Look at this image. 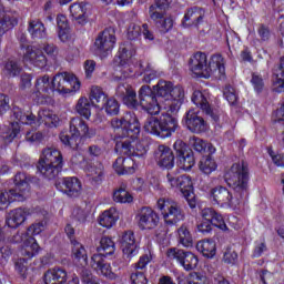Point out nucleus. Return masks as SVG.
<instances>
[{
  "instance_id": "79ce46f5",
  "label": "nucleus",
  "mask_w": 284,
  "mask_h": 284,
  "mask_svg": "<svg viewBox=\"0 0 284 284\" xmlns=\"http://www.w3.org/2000/svg\"><path fill=\"white\" fill-rule=\"evenodd\" d=\"M113 201L115 203H132L134 197L128 192V184L121 183L119 189L113 193Z\"/></svg>"
},
{
  "instance_id": "09e8293b",
  "label": "nucleus",
  "mask_w": 284,
  "mask_h": 284,
  "mask_svg": "<svg viewBox=\"0 0 284 284\" xmlns=\"http://www.w3.org/2000/svg\"><path fill=\"white\" fill-rule=\"evenodd\" d=\"M4 74L7 77H19L21 74V65L17 60H8L4 64Z\"/></svg>"
},
{
  "instance_id": "6e6d98bb",
  "label": "nucleus",
  "mask_w": 284,
  "mask_h": 284,
  "mask_svg": "<svg viewBox=\"0 0 284 284\" xmlns=\"http://www.w3.org/2000/svg\"><path fill=\"white\" fill-rule=\"evenodd\" d=\"M45 225H47L45 220L36 222L28 227V234H31V236H37V235L41 234V232H43V230H45Z\"/></svg>"
},
{
  "instance_id": "f3484780",
  "label": "nucleus",
  "mask_w": 284,
  "mask_h": 284,
  "mask_svg": "<svg viewBox=\"0 0 284 284\" xmlns=\"http://www.w3.org/2000/svg\"><path fill=\"white\" fill-rule=\"evenodd\" d=\"M22 61L23 63H30V65L34 68H40V70H43V68L48 65V58H45L43 51L37 47L24 48Z\"/></svg>"
},
{
  "instance_id": "c9c22d12",
  "label": "nucleus",
  "mask_w": 284,
  "mask_h": 284,
  "mask_svg": "<svg viewBox=\"0 0 284 284\" xmlns=\"http://www.w3.org/2000/svg\"><path fill=\"white\" fill-rule=\"evenodd\" d=\"M116 221H119V213L114 207L104 211L99 217L100 225H102V227H106L108 230L114 226Z\"/></svg>"
},
{
  "instance_id": "1a4fd4ad",
  "label": "nucleus",
  "mask_w": 284,
  "mask_h": 284,
  "mask_svg": "<svg viewBox=\"0 0 284 284\" xmlns=\"http://www.w3.org/2000/svg\"><path fill=\"white\" fill-rule=\"evenodd\" d=\"M166 225H176L181 221H185V211L183 206L174 200L159 199L156 203Z\"/></svg>"
},
{
  "instance_id": "9b49d317",
  "label": "nucleus",
  "mask_w": 284,
  "mask_h": 284,
  "mask_svg": "<svg viewBox=\"0 0 284 284\" xmlns=\"http://www.w3.org/2000/svg\"><path fill=\"white\" fill-rule=\"evenodd\" d=\"M52 94H54V87L50 75L44 74L37 78L33 89V97L37 103L45 105L52 101Z\"/></svg>"
},
{
  "instance_id": "412c9836",
  "label": "nucleus",
  "mask_w": 284,
  "mask_h": 284,
  "mask_svg": "<svg viewBox=\"0 0 284 284\" xmlns=\"http://www.w3.org/2000/svg\"><path fill=\"white\" fill-rule=\"evenodd\" d=\"M154 156L160 168H165L166 170L174 168V153L170 146L160 144L154 151Z\"/></svg>"
},
{
  "instance_id": "a18cd8bd",
  "label": "nucleus",
  "mask_w": 284,
  "mask_h": 284,
  "mask_svg": "<svg viewBox=\"0 0 284 284\" xmlns=\"http://www.w3.org/2000/svg\"><path fill=\"white\" fill-rule=\"evenodd\" d=\"M132 143H134V141H130L129 139L118 141L115 151L123 156H134V144Z\"/></svg>"
},
{
  "instance_id": "603ef678",
  "label": "nucleus",
  "mask_w": 284,
  "mask_h": 284,
  "mask_svg": "<svg viewBox=\"0 0 284 284\" xmlns=\"http://www.w3.org/2000/svg\"><path fill=\"white\" fill-rule=\"evenodd\" d=\"M200 170L204 174H212V172H214V170H216V162L214 161V159H212L210 156L203 158L200 161Z\"/></svg>"
},
{
  "instance_id": "a878e982",
  "label": "nucleus",
  "mask_w": 284,
  "mask_h": 284,
  "mask_svg": "<svg viewBox=\"0 0 284 284\" xmlns=\"http://www.w3.org/2000/svg\"><path fill=\"white\" fill-rule=\"evenodd\" d=\"M39 161H43V163H48V165H58L63 168V154H61V151L52 146H48L42 150Z\"/></svg>"
},
{
  "instance_id": "5701e85b",
  "label": "nucleus",
  "mask_w": 284,
  "mask_h": 284,
  "mask_svg": "<svg viewBox=\"0 0 284 284\" xmlns=\"http://www.w3.org/2000/svg\"><path fill=\"white\" fill-rule=\"evenodd\" d=\"M203 17H205V11L199 7H192L186 10L184 18L182 20V26L184 28H199L203 23Z\"/></svg>"
},
{
  "instance_id": "2f4dec72",
  "label": "nucleus",
  "mask_w": 284,
  "mask_h": 284,
  "mask_svg": "<svg viewBox=\"0 0 284 284\" xmlns=\"http://www.w3.org/2000/svg\"><path fill=\"white\" fill-rule=\"evenodd\" d=\"M191 99L194 105H196L197 108H201V110H203L205 114H207L209 116H212L213 111H212V106H210V101H207V99H210L207 93H203L201 91H194Z\"/></svg>"
},
{
  "instance_id": "423d86ee",
  "label": "nucleus",
  "mask_w": 284,
  "mask_h": 284,
  "mask_svg": "<svg viewBox=\"0 0 284 284\" xmlns=\"http://www.w3.org/2000/svg\"><path fill=\"white\" fill-rule=\"evenodd\" d=\"M30 181L26 173H17L13 179L14 187L9 191H0V211L6 210L11 201H26L30 196Z\"/></svg>"
},
{
  "instance_id": "c756f323",
  "label": "nucleus",
  "mask_w": 284,
  "mask_h": 284,
  "mask_svg": "<svg viewBox=\"0 0 284 284\" xmlns=\"http://www.w3.org/2000/svg\"><path fill=\"white\" fill-rule=\"evenodd\" d=\"M71 17L80 26H85L88 23V6L85 2H75L70 6Z\"/></svg>"
},
{
  "instance_id": "dca6fc26",
  "label": "nucleus",
  "mask_w": 284,
  "mask_h": 284,
  "mask_svg": "<svg viewBox=\"0 0 284 284\" xmlns=\"http://www.w3.org/2000/svg\"><path fill=\"white\" fill-rule=\"evenodd\" d=\"M183 99H185V92L183 91V87H172L169 100H166V103L164 104L165 112L171 115L178 114L181 110V105H183Z\"/></svg>"
},
{
  "instance_id": "a211bd4d",
  "label": "nucleus",
  "mask_w": 284,
  "mask_h": 284,
  "mask_svg": "<svg viewBox=\"0 0 284 284\" xmlns=\"http://www.w3.org/2000/svg\"><path fill=\"white\" fill-rule=\"evenodd\" d=\"M57 190L68 194L71 199H77L81 194V181L77 178H63L61 181L55 183Z\"/></svg>"
},
{
  "instance_id": "f257e3e1",
  "label": "nucleus",
  "mask_w": 284,
  "mask_h": 284,
  "mask_svg": "<svg viewBox=\"0 0 284 284\" xmlns=\"http://www.w3.org/2000/svg\"><path fill=\"white\" fill-rule=\"evenodd\" d=\"M225 182L229 187H232L234 195L225 186L214 187L211 191L213 203L220 205V207H236L241 204V201H245L250 195V169L247 163H234L225 174Z\"/></svg>"
},
{
  "instance_id": "13d9d810",
  "label": "nucleus",
  "mask_w": 284,
  "mask_h": 284,
  "mask_svg": "<svg viewBox=\"0 0 284 284\" xmlns=\"http://www.w3.org/2000/svg\"><path fill=\"white\" fill-rule=\"evenodd\" d=\"M81 281L83 284H99V278L92 275V272L87 268H83L81 272Z\"/></svg>"
},
{
  "instance_id": "58836bf2",
  "label": "nucleus",
  "mask_w": 284,
  "mask_h": 284,
  "mask_svg": "<svg viewBox=\"0 0 284 284\" xmlns=\"http://www.w3.org/2000/svg\"><path fill=\"white\" fill-rule=\"evenodd\" d=\"M104 175L105 168L101 162H95L93 165L87 169V176H89L93 183H101V181H103Z\"/></svg>"
},
{
  "instance_id": "20e7f679",
  "label": "nucleus",
  "mask_w": 284,
  "mask_h": 284,
  "mask_svg": "<svg viewBox=\"0 0 284 284\" xmlns=\"http://www.w3.org/2000/svg\"><path fill=\"white\" fill-rule=\"evenodd\" d=\"M190 70L196 77L210 79L214 72L225 74V59L221 54H215L207 63V55L203 52L195 53L190 60Z\"/></svg>"
},
{
  "instance_id": "9d476101",
  "label": "nucleus",
  "mask_w": 284,
  "mask_h": 284,
  "mask_svg": "<svg viewBox=\"0 0 284 284\" xmlns=\"http://www.w3.org/2000/svg\"><path fill=\"white\" fill-rule=\"evenodd\" d=\"M53 92L59 94H70L72 92H79L81 90V82L77 75L69 72H61L53 77Z\"/></svg>"
},
{
  "instance_id": "774afa93",
  "label": "nucleus",
  "mask_w": 284,
  "mask_h": 284,
  "mask_svg": "<svg viewBox=\"0 0 284 284\" xmlns=\"http://www.w3.org/2000/svg\"><path fill=\"white\" fill-rule=\"evenodd\" d=\"M268 154L273 161V163L275 165H277V168H281L284 165V155L281 153H276L273 150H268Z\"/></svg>"
},
{
  "instance_id": "4be33fe9",
  "label": "nucleus",
  "mask_w": 284,
  "mask_h": 284,
  "mask_svg": "<svg viewBox=\"0 0 284 284\" xmlns=\"http://www.w3.org/2000/svg\"><path fill=\"white\" fill-rule=\"evenodd\" d=\"M28 216H32V210L31 209H23L18 207L14 210H11L7 215V225L11 229H17L20 225H23L26 223V220Z\"/></svg>"
},
{
  "instance_id": "4d7b16f0",
  "label": "nucleus",
  "mask_w": 284,
  "mask_h": 284,
  "mask_svg": "<svg viewBox=\"0 0 284 284\" xmlns=\"http://www.w3.org/2000/svg\"><path fill=\"white\" fill-rule=\"evenodd\" d=\"M28 261L29 260L26 257H20L16 262V270L18 271L20 276H22V278H26L28 276Z\"/></svg>"
},
{
  "instance_id": "e433bc0d",
  "label": "nucleus",
  "mask_w": 284,
  "mask_h": 284,
  "mask_svg": "<svg viewBox=\"0 0 284 284\" xmlns=\"http://www.w3.org/2000/svg\"><path fill=\"white\" fill-rule=\"evenodd\" d=\"M90 101L95 108H103L108 101V93L101 87L93 85L90 91Z\"/></svg>"
},
{
  "instance_id": "338daca9",
  "label": "nucleus",
  "mask_w": 284,
  "mask_h": 284,
  "mask_svg": "<svg viewBox=\"0 0 284 284\" xmlns=\"http://www.w3.org/2000/svg\"><path fill=\"white\" fill-rule=\"evenodd\" d=\"M148 154V146L144 142H136L134 146V153L133 156H145Z\"/></svg>"
},
{
  "instance_id": "de8ad7c7",
  "label": "nucleus",
  "mask_w": 284,
  "mask_h": 284,
  "mask_svg": "<svg viewBox=\"0 0 284 284\" xmlns=\"http://www.w3.org/2000/svg\"><path fill=\"white\" fill-rule=\"evenodd\" d=\"M14 118L24 125H34L37 123L34 114H26L21 109L17 108L13 111Z\"/></svg>"
},
{
  "instance_id": "c03bdc74",
  "label": "nucleus",
  "mask_w": 284,
  "mask_h": 284,
  "mask_svg": "<svg viewBox=\"0 0 284 284\" xmlns=\"http://www.w3.org/2000/svg\"><path fill=\"white\" fill-rule=\"evenodd\" d=\"M75 111L78 114H80V116L90 119L92 115V104L90 103V100L85 97H81L75 104Z\"/></svg>"
},
{
  "instance_id": "0e129e2a",
  "label": "nucleus",
  "mask_w": 284,
  "mask_h": 284,
  "mask_svg": "<svg viewBox=\"0 0 284 284\" xmlns=\"http://www.w3.org/2000/svg\"><path fill=\"white\" fill-rule=\"evenodd\" d=\"M130 278L132 284H148V277L144 272H134Z\"/></svg>"
},
{
  "instance_id": "680f3d73",
  "label": "nucleus",
  "mask_w": 284,
  "mask_h": 284,
  "mask_svg": "<svg viewBox=\"0 0 284 284\" xmlns=\"http://www.w3.org/2000/svg\"><path fill=\"white\" fill-rule=\"evenodd\" d=\"M223 261L229 265H234V263L239 261V254L235 251H232V248H227L224 252Z\"/></svg>"
},
{
  "instance_id": "aec40b11",
  "label": "nucleus",
  "mask_w": 284,
  "mask_h": 284,
  "mask_svg": "<svg viewBox=\"0 0 284 284\" xmlns=\"http://www.w3.org/2000/svg\"><path fill=\"white\" fill-rule=\"evenodd\" d=\"M122 252L126 258H132L139 254V244L136 243V237H134V232L125 231L120 239Z\"/></svg>"
},
{
  "instance_id": "8fccbe9b",
  "label": "nucleus",
  "mask_w": 284,
  "mask_h": 284,
  "mask_svg": "<svg viewBox=\"0 0 284 284\" xmlns=\"http://www.w3.org/2000/svg\"><path fill=\"white\" fill-rule=\"evenodd\" d=\"M178 234L181 245H183L184 247H192V234L190 233L187 226L182 225L178 230Z\"/></svg>"
},
{
  "instance_id": "f8f14e48",
  "label": "nucleus",
  "mask_w": 284,
  "mask_h": 284,
  "mask_svg": "<svg viewBox=\"0 0 284 284\" xmlns=\"http://www.w3.org/2000/svg\"><path fill=\"white\" fill-rule=\"evenodd\" d=\"M166 256L170 261H176L185 272H192L199 265V257L190 251L173 247L168 250Z\"/></svg>"
},
{
  "instance_id": "6ab92c4d",
  "label": "nucleus",
  "mask_w": 284,
  "mask_h": 284,
  "mask_svg": "<svg viewBox=\"0 0 284 284\" xmlns=\"http://www.w3.org/2000/svg\"><path fill=\"white\" fill-rule=\"evenodd\" d=\"M184 123L187 130L194 134H201L207 130V122L192 109L186 112Z\"/></svg>"
},
{
  "instance_id": "f03ea898",
  "label": "nucleus",
  "mask_w": 284,
  "mask_h": 284,
  "mask_svg": "<svg viewBox=\"0 0 284 284\" xmlns=\"http://www.w3.org/2000/svg\"><path fill=\"white\" fill-rule=\"evenodd\" d=\"M155 88L156 94L152 93L149 85L141 87L139 91L140 105L151 115H156L165 110V103L170 101L172 82L161 80Z\"/></svg>"
},
{
  "instance_id": "864d4df0",
  "label": "nucleus",
  "mask_w": 284,
  "mask_h": 284,
  "mask_svg": "<svg viewBox=\"0 0 284 284\" xmlns=\"http://www.w3.org/2000/svg\"><path fill=\"white\" fill-rule=\"evenodd\" d=\"M223 94L230 105H236V103H239V95L232 85H226L224 88Z\"/></svg>"
},
{
  "instance_id": "cd10ccee",
  "label": "nucleus",
  "mask_w": 284,
  "mask_h": 284,
  "mask_svg": "<svg viewBox=\"0 0 284 284\" xmlns=\"http://www.w3.org/2000/svg\"><path fill=\"white\" fill-rule=\"evenodd\" d=\"M91 267L98 272V274H102V276H105L106 278H114L112 266L105 263L101 255H93L91 257Z\"/></svg>"
},
{
  "instance_id": "4c0bfd02",
  "label": "nucleus",
  "mask_w": 284,
  "mask_h": 284,
  "mask_svg": "<svg viewBox=\"0 0 284 284\" xmlns=\"http://www.w3.org/2000/svg\"><path fill=\"white\" fill-rule=\"evenodd\" d=\"M71 245L72 256L75 258V261H79L82 266L88 265V251H85L83 244L71 239Z\"/></svg>"
},
{
  "instance_id": "bb28decb",
  "label": "nucleus",
  "mask_w": 284,
  "mask_h": 284,
  "mask_svg": "<svg viewBox=\"0 0 284 284\" xmlns=\"http://www.w3.org/2000/svg\"><path fill=\"white\" fill-rule=\"evenodd\" d=\"M44 284H65L68 282V271L61 267L48 270L43 276Z\"/></svg>"
},
{
  "instance_id": "0eeeda50",
  "label": "nucleus",
  "mask_w": 284,
  "mask_h": 284,
  "mask_svg": "<svg viewBox=\"0 0 284 284\" xmlns=\"http://www.w3.org/2000/svg\"><path fill=\"white\" fill-rule=\"evenodd\" d=\"M170 8V0H155L149 8V17L156 23L162 34H168L174 28V18L165 17V10Z\"/></svg>"
},
{
  "instance_id": "4468645a",
  "label": "nucleus",
  "mask_w": 284,
  "mask_h": 284,
  "mask_svg": "<svg viewBox=\"0 0 284 284\" xmlns=\"http://www.w3.org/2000/svg\"><path fill=\"white\" fill-rule=\"evenodd\" d=\"M95 50L100 54H105V52H112L114 45H116V36L113 28L104 29L100 32L94 42Z\"/></svg>"
},
{
  "instance_id": "473e14b6",
  "label": "nucleus",
  "mask_w": 284,
  "mask_h": 284,
  "mask_svg": "<svg viewBox=\"0 0 284 284\" xmlns=\"http://www.w3.org/2000/svg\"><path fill=\"white\" fill-rule=\"evenodd\" d=\"M38 170L44 179L52 181V179H57V176H59V172L63 170V166H58L57 164H48L47 162L39 161Z\"/></svg>"
},
{
  "instance_id": "69168bd1",
  "label": "nucleus",
  "mask_w": 284,
  "mask_h": 284,
  "mask_svg": "<svg viewBox=\"0 0 284 284\" xmlns=\"http://www.w3.org/2000/svg\"><path fill=\"white\" fill-rule=\"evenodd\" d=\"M141 32H142V27L132 24L128 29V39H130V41H134V39H139V37H141Z\"/></svg>"
},
{
  "instance_id": "39448f33",
  "label": "nucleus",
  "mask_w": 284,
  "mask_h": 284,
  "mask_svg": "<svg viewBox=\"0 0 284 284\" xmlns=\"http://www.w3.org/2000/svg\"><path fill=\"white\" fill-rule=\"evenodd\" d=\"M178 128L179 122L176 121V118L172 116L168 111H162L160 119L156 116H149L144 122L145 132L160 136V139L172 136V133L176 132Z\"/></svg>"
},
{
  "instance_id": "ddd939ff",
  "label": "nucleus",
  "mask_w": 284,
  "mask_h": 284,
  "mask_svg": "<svg viewBox=\"0 0 284 284\" xmlns=\"http://www.w3.org/2000/svg\"><path fill=\"white\" fill-rule=\"evenodd\" d=\"M12 243H21L22 246L20 248V255L30 261V258H34L39 252H41V246L37 243V239L23 233H17L12 237Z\"/></svg>"
},
{
  "instance_id": "49530a36",
  "label": "nucleus",
  "mask_w": 284,
  "mask_h": 284,
  "mask_svg": "<svg viewBox=\"0 0 284 284\" xmlns=\"http://www.w3.org/2000/svg\"><path fill=\"white\" fill-rule=\"evenodd\" d=\"M118 57L120 59V65H128L130 63V59L134 57V50L130 44L120 45Z\"/></svg>"
},
{
  "instance_id": "6e6552de",
  "label": "nucleus",
  "mask_w": 284,
  "mask_h": 284,
  "mask_svg": "<svg viewBox=\"0 0 284 284\" xmlns=\"http://www.w3.org/2000/svg\"><path fill=\"white\" fill-rule=\"evenodd\" d=\"M111 126L115 129L118 134L123 139H134L139 138L141 134V124L139 119L134 113H126L123 118H113L111 120Z\"/></svg>"
},
{
  "instance_id": "3c124183",
  "label": "nucleus",
  "mask_w": 284,
  "mask_h": 284,
  "mask_svg": "<svg viewBox=\"0 0 284 284\" xmlns=\"http://www.w3.org/2000/svg\"><path fill=\"white\" fill-rule=\"evenodd\" d=\"M100 109L105 110L106 114L116 115L119 114V101L114 98H108Z\"/></svg>"
},
{
  "instance_id": "37998d69",
  "label": "nucleus",
  "mask_w": 284,
  "mask_h": 284,
  "mask_svg": "<svg viewBox=\"0 0 284 284\" xmlns=\"http://www.w3.org/2000/svg\"><path fill=\"white\" fill-rule=\"evenodd\" d=\"M273 83L276 92H284V65L282 61L273 70Z\"/></svg>"
},
{
  "instance_id": "f704fd0d",
  "label": "nucleus",
  "mask_w": 284,
  "mask_h": 284,
  "mask_svg": "<svg viewBox=\"0 0 284 284\" xmlns=\"http://www.w3.org/2000/svg\"><path fill=\"white\" fill-rule=\"evenodd\" d=\"M115 250L116 245L114 244V241L108 236H103L98 246V254H93V256H102V258H105V256H112Z\"/></svg>"
},
{
  "instance_id": "2eb2a0df",
  "label": "nucleus",
  "mask_w": 284,
  "mask_h": 284,
  "mask_svg": "<svg viewBox=\"0 0 284 284\" xmlns=\"http://www.w3.org/2000/svg\"><path fill=\"white\" fill-rule=\"evenodd\" d=\"M136 221L140 230H154L159 225V213L152 207L144 206L139 210Z\"/></svg>"
},
{
  "instance_id": "72a5a7b5",
  "label": "nucleus",
  "mask_w": 284,
  "mask_h": 284,
  "mask_svg": "<svg viewBox=\"0 0 284 284\" xmlns=\"http://www.w3.org/2000/svg\"><path fill=\"white\" fill-rule=\"evenodd\" d=\"M28 32L29 34H31V39H33L34 41H39L48 37L45 26L40 20L29 21Z\"/></svg>"
},
{
  "instance_id": "393cba45",
  "label": "nucleus",
  "mask_w": 284,
  "mask_h": 284,
  "mask_svg": "<svg viewBox=\"0 0 284 284\" xmlns=\"http://www.w3.org/2000/svg\"><path fill=\"white\" fill-rule=\"evenodd\" d=\"M116 97L122 99L123 103L129 108H136V105H139L136 91H134L130 84H120L116 88Z\"/></svg>"
},
{
  "instance_id": "ea45409f",
  "label": "nucleus",
  "mask_w": 284,
  "mask_h": 284,
  "mask_svg": "<svg viewBox=\"0 0 284 284\" xmlns=\"http://www.w3.org/2000/svg\"><path fill=\"white\" fill-rule=\"evenodd\" d=\"M196 250L206 258H212L216 254V243L212 240H202L197 242Z\"/></svg>"
},
{
  "instance_id": "e2e57ef3",
  "label": "nucleus",
  "mask_w": 284,
  "mask_h": 284,
  "mask_svg": "<svg viewBox=\"0 0 284 284\" xmlns=\"http://www.w3.org/2000/svg\"><path fill=\"white\" fill-rule=\"evenodd\" d=\"M13 250L12 246H2L0 248V263H8V261H10V256H12L13 254Z\"/></svg>"
},
{
  "instance_id": "c85d7f7f",
  "label": "nucleus",
  "mask_w": 284,
  "mask_h": 284,
  "mask_svg": "<svg viewBox=\"0 0 284 284\" xmlns=\"http://www.w3.org/2000/svg\"><path fill=\"white\" fill-rule=\"evenodd\" d=\"M201 216L203 221L213 223L215 227H219L220 230H227V225L225 224V220H223V215L219 214L214 211L212 207H206L201 211Z\"/></svg>"
},
{
  "instance_id": "5fc2aeb1",
  "label": "nucleus",
  "mask_w": 284,
  "mask_h": 284,
  "mask_svg": "<svg viewBox=\"0 0 284 284\" xmlns=\"http://www.w3.org/2000/svg\"><path fill=\"white\" fill-rule=\"evenodd\" d=\"M189 145L195 151V152H205V149L207 148V143L203 141L201 138L192 136L189 140Z\"/></svg>"
},
{
  "instance_id": "b1692460",
  "label": "nucleus",
  "mask_w": 284,
  "mask_h": 284,
  "mask_svg": "<svg viewBox=\"0 0 284 284\" xmlns=\"http://www.w3.org/2000/svg\"><path fill=\"white\" fill-rule=\"evenodd\" d=\"M182 192L184 199L187 201L191 209L196 207V200L194 199V186L192 178L190 175H180L179 189Z\"/></svg>"
},
{
  "instance_id": "052dcab7",
  "label": "nucleus",
  "mask_w": 284,
  "mask_h": 284,
  "mask_svg": "<svg viewBox=\"0 0 284 284\" xmlns=\"http://www.w3.org/2000/svg\"><path fill=\"white\" fill-rule=\"evenodd\" d=\"M181 176L174 172H170L166 174V183L169 187L179 190Z\"/></svg>"
},
{
  "instance_id": "bf43d9fd",
  "label": "nucleus",
  "mask_w": 284,
  "mask_h": 284,
  "mask_svg": "<svg viewBox=\"0 0 284 284\" xmlns=\"http://www.w3.org/2000/svg\"><path fill=\"white\" fill-rule=\"evenodd\" d=\"M207 277L205 275H202L201 273L193 272L190 273L187 278V284H206Z\"/></svg>"
},
{
  "instance_id": "7ed1b4c3",
  "label": "nucleus",
  "mask_w": 284,
  "mask_h": 284,
  "mask_svg": "<svg viewBox=\"0 0 284 284\" xmlns=\"http://www.w3.org/2000/svg\"><path fill=\"white\" fill-rule=\"evenodd\" d=\"M83 136L87 139L97 136V129H90L88 123H85L81 118H73L70 121L69 132L62 131L59 139L63 145H67V148L79 151L83 148Z\"/></svg>"
},
{
  "instance_id": "a19ab883",
  "label": "nucleus",
  "mask_w": 284,
  "mask_h": 284,
  "mask_svg": "<svg viewBox=\"0 0 284 284\" xmlns=\"http://www.w3.org/2000/svg\"><path fill=\"white\" fill-rule=\"evenodd\" d=\"M195 163L194 152H192V150H189V152H184L182 155L178 156V168L180 170H184L185 172L192 170Z\"/></svg>"
},
{
  "instance_id": "7c9ffc66",
  "label": "nucleus",
  "mask_w": 284,
  "mask_h": 284,
  "mask_svg": "<svg viewBox=\"0 0 284 284\" xmlns=\"http://www.w3.org/2000/svg\"><path fill=\"white\" fill-rule=\"evenodd\" d=\"M41 123H44V125H48L49 128H52L53 125L57 126V123H59V115L54 114L50 109H41L38 112V120L33 125H41Z\"/></svg>"
}]
</instances>
